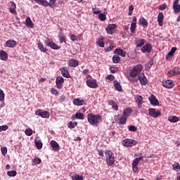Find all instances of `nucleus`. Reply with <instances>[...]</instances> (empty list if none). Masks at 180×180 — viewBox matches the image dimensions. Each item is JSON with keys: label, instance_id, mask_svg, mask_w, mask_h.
<instances>
[{"label": "nucleus", "instance_id": "obj_1", "mask_svg": "<svg viewBox=\"0 0 180 180\" xmlns=\"http://www.w3.org/2000/svg\"><path fill=\"white\" fill-rule=\"evenodd\" d=\"M87 120L91 126H99V123L102 122V116L101 115L89 114Z\"/></svg>", "mask_w": 180, "mask_h": 180}, {"label": "nucleus", "instance_id": "obj_2", "mask_svg": "<svg viewBox=\"0 0 180 180\" xmlns=\"http://www.w3.org/2000/svg\"><path fill=\"white\" fill-rule=\"evenodd\" d=\"M105 156L107 165H108V167H112V165L115 164V154L113 153V152H112V150H106L105 151Z\"/></svg>", "mask_w": 180, "mask_h": 180}, {"label": "nucleus", "instance_id": "obj_3", "mask_svg": "<svg viewBox=\"0 0 180 180\" xmlns=\"http://www.w3.org/2000/svg\"><path fill=\"white\" fill-rule=\"evenodd\" d=\"M141 71H143V65L138 64L131 69L129 76L131 78H136V77H139L141 74Z\"/></svg>", "mask_w": 180, "mask_h": 180}, {"label": "nucleus", "instance_id": "obj_4", "mask_svg": "<svg viewBox=\"0 0 180 180\" xmlns=\"http://www.w3.org/2000/svg\"><path fill=\"white\" fill-rule=\"evenodd\" d=\"M57 0H49V2L47 0H38L36 1L37 4L42 5V6H49V8H56V2Z\"/></svg>", "mask_w": 180, "mask_h": 180}, {"label": "nucleus", "instance_id": "obj_5", "mask_svg": "<svg viewBox=\"0 0 180 180\" xmlns=\"http://www.w3.org/2000/svg\"><path fill=\"white\" fill-rule=\"evenodd\" d=\"M35 115L37 116H39V117H42L43 119L50 118V112L49 111H46L41 109L37 110L35 111Z\"/></svg>", "mask_w": 180, "mask_h": 180}, {"label": "nucleus", "instance_id": "obj_6", "mask_svg": "<svg viewBox=\"0 0 180 180\" xmlns=\"http://www.w3.org/2000/svg\"><path fill=\"white\" fill-rule=\"evenodd\" d=\"M137 144V141L134 139H127L122 141V145L124 147H133Z\"/></svg>", "mask_w": 180, "mask_h": 180}, {"label": "nucleus", "instance_id": "obj_7", "mask_svg": "<svg viewBox=\"0 0 180 180\" xmlns=\"http://www.w3.org/2000/svg\"><path fill=\"white\" fill-rule=\"evenodd\" d=\"M162 85L165 88H167L168 89H171L173 86H175V83L172 79L163 80L162 82Z\"/></svg>", "mask_w": 180, "mask_h": 180}, {"label": "nucleus", "instance_id": "obj_8", "mask_svg": "<svg viewBox=\"0 0 180 180\" xmlns=\"http://www.w3.org/2000/svg\"><path fill=\"white\" fill-rule=\"evenodd\" d=\"M135 45L136 46V49H140L147 43L146 39L141 38H135L134 41Z\"/></svg>", "mask_w": 180, "mask_h": 180}, {"label": "nucleus", "instance_id": "obj_9", "mask_svg": "<svg viewBox=\"0 0 180 180\" xmlns=\"http://www.w3.org/2000/svg\"><path fill=\"white\" fill-rule=\"evenodd\" d=\"M44 44L48 46L49 47H51L53 50H60V47L57 45V44L54 42L50 41V40H46L44 41Z\"/></svg>", "mask_w": 180, "mask_h": 180}, {"label": "nucleus", "instance_id": "obj_10", "mask_svg": "<svg viewBox=\"0 0 180 180\" xmlns=\"http://www.w3.org/2000/svg\"><path fill=\"white\" fill-rule=\"evenodd\" d=\"M138 79L141 84V85H147L148 84V81L147 80V77H146V75H144V73H141L138 76Z\"/></svg>", "mask_w": 180, "mask_h": 180}, {"label": "nucleus", "instance_id": "obj_11", "mask_svg": "<svg viewBox=\"0 0 180 180\" xmlns=\"http://www.w3.org/2000/svg\"><path fill=\"white\" fill-rule=\"evenodd\" d=\"M117 27V25L116 24H109L106 28L105 31L108 33V34H113L115 29Z\"/></svg>", "mask_w": 180, "mask_h": 180}, {"label": "nucleus", "instance_id": "obj_12", "mask_svg": "<svg viewBox=\"0 0 180 180\" xmlns=\"http://www.w3.org/2000/svg\"><path fill=\"white\" fill-rule=\"evenodd\" d=\"M56 84L58 89H61L63 84H64V78L61 76H58L56 79Z\"/></svg>", "mask_w": 180, "mask_h": 180}, {"label": "nucleus", "instance_id": "obj_13", "mask_svg": "<svg viewBox=\"0 0 180 180\" xmlns=\"http://www.w3.org/2000/svg\"><path fill=\"white\" fill-rule=\"evenodd\" d=\"M61 75L64 78H71V75H70V72L68 71V68H61L60 69Z\"/></svg>", "mask_w": 180, "mask_h": 180}, {"label": "nucleus", "instance_id": "obj_14", "mask_svg": "<svg viewBox=\"0 0 180 180\" xmlns=\"http://www.w3.org/2000/svg\"><path fill=\"white\" fill-rule=\"evenodd\" d=\"M153 49V46L150 44H146L141 48L142 53L150 54V52Z\"/></svg>", "mask_w": 180, "mask_h": 180}, {"label": "nucleus", "instance_id": "obj_15", "mask_svg": "<svg viewBox=\"0 0 180 180\" xmlns=\"http://www.w3.org/2000/svg\"><path fill=\"white\" fill-rule=\"evenodd\" d=\"M149 102H150V104H152L153 106H158V105H160L158 99H157L154 94H151V96L149 97Z\"/></svg>", "mask_w": 180, "mask_h": 180}, {"label": "nucleus", "instance_id": "obj_16", "mask_svg": "<svg viewBox=\"0 0 180 180\" xmlns=\"http://www.w3.org/2000/svg\"><path fill=\"white\" fill-rule=\"evenodd\" d=\"M148 110L149 115L152 117H158L159 116H161V112L155 111V108H150Z\"/></svg>", "mask_w": 180, "mask_h": 180}, {"label": "nucleus", "instance_id": "obj_17", "mask_svg": "<svg viewBox=\"0 0 180 180\" xmlns=\"http://www.w3.org/2000/svg\"><path fill=\"white\" fill-rule=\"evenodd\" d=\"M86 84L89 88H98V83L96 80L87 79Z\"/></svg>", "mask_w": 180, "mask_h": 180}, {"label": "nucleus", "instance_id": "obj_18", "mask_svg": "<svg viewBox=\"0 0 180 180\" xmlns=\"http://www.w3.org/2000/svg\"><path fill=\"white\" fill-rule=\"evenodd\" d=\"M50 144L53 151H60V145H58V143H57V141L52 140L51 141Z\"/></svg>", "mask_w": 180, "mask_h": 180}, {"label": "nucleus", "instance_id": "obj_19", "mask_svg": "<svg viewBox=\"0 0 180 180\" xmlns=\"http://www.w3.org/2000/svg\"><path fill=\"white\" fill-rule=\"evenodd\" d=\"M73 105H75V106H84V105H86V103H85V101L84 100L75 98L73 101Z\"/></svg>", "mask_w": 180, "mask_h": 180}, {"label": "nucleus", "instance_id": "obj_20", "mask_svg": "<svg viewBox=\"0 0 180 180\" xmlns=\"http://www.w3.org/2000/svg\"><path fill=\"white\" fill-rule=\"evenodd\" d=\"M75 119H79V120H84V114L81 112H77L75 115H72L71 117L72 120H75Z\"/></svg>", "mask_w": 180, "mask_h": 180}, {"label": "nucleus", "instance_id": "obj_21", "mask_svg": "<svg viewBox=\"0 0 180 180\" xmlns=\"http://www.w3.org/2000/svg\"><path fill=\"white\" fill-rule=\"evenodd\" d=\"M68 64L69 67H71L72 68H75V67H78V65H79L78 60H76L75 59H70Z\"/></svg>", "mask_w": 180, "mask_h": 180}, {"label": "nucleus", "instance_id": "obj_22", "mask_svg": "<svg viewBox=\"0 0 180 180\" xmlns=\"http://www.w3.org/2000/svg\"><path fill=\"white\" fill-rule=\"evenodd\" d=\"M114 54H117L118 56H121V57H126V52L123 49H116L114 51Z\"/></svg>", "mask_w": 180, "mask_h": 180}, {"label": "nucleus", "instance_id": "obj_23", "mask_svg": "<svg viewBox=\"0 0 180 180\" xmlns=\"http://www.w3.org/2000/svg\"><path fill=\"white\" fill-rule=\"evenodd\" d=\"M158 25L159 26H162L163 22H164V14L162 13V12L159 13L158 15Z\"/></svg>", "mask_w": 180, "mask_h": 180}, {"label": "nucleus", "instance_id": "obj_24", "mask_svg": "<svg viewBox=\"0 0 180 180\" xmlns=\"http://www.w3.org/2000/svg\"><path fill=\"white\" fill-rule=\"evenodd\" d=\"M58 39H59V41H60V43H67V38L65 37V35H64V34L61 32H60L58 33Z\"/></svg>", "mask_w": 180, "mask_h": 180}, {"label": "nucleus", "instance_id": "obj_25", "mask_svg": "<svg viewBox=\"0 0 180 180\" xmlns=\"http://www.w3.org/2000/svg\"><path fill=\"white\" fill-rule=\"evenodd\" d=\"M0 60L6 61L8 60V53L4 50H0Z\"/></svg>", "mask_w": 180, "mask_h": 180}, {"label": "nucleus", "instance_id": "obj_26", "mask_svg": "<svg viewBox=\"0 0 180 180\" xmlns=\"http://www.w3.org/2000/svg\"><path fill=\"white\" fill-rule=\"evenodd\" d=\"M139 23L143 27H148V22L144 17H141L139 19Z\"/></svg>", "mask_w": 180, "mask_h": 180}, {"label": "nucleus", "instance_id": "obj_27", "mask_svg": "<svg viewBox=\"0 0 180 180\" xmlns=\"http://www.w3.org/2000/svg\"><path fill=\"white\" fill-rule=\"evenodd\" d=\"M108 105H110V106H112L114 110H119V106L117 105V103L115 102L113 100L108 101Z\"/></svg>", "mask_w": 180, "mask_h": 180}, {"label": "nucleus", "instance_id": "obj_28", "mask_svg": "<svg viewBox=\"0 0 180 180\" xmlns=\"http://www.w3.org/2000/svg\"><path fill=\"white\" fill-rule=\"evenodd\" d=\"M136 102L138 105L139 108H141V105H143V96H136V97L135 98Z\"/></svg>", "mask_w": 180, "mask_h": 180}, {"label": "nucleus", "instance_id": "obj_29", "mask_svg": "<svg viewBox=\"0 0 180 180\" xmlns=\"http://www.w3.org/2000/svg\"><path fill=\"white\" fill-rule=\"evenodd\" d=\"M114 86H115L116 91H118L119 92H122V85L117 80L114 81Z\"/></svg>", "mask_w": 180, "mask_h": 180}, {"label": "nucleus", "instance_id": "obj_30", "mask_svg": "<svg viewBox=\"0 0 180 180\" xmlns=\"http://www.w3.org/2000/svg\"><path fill=\"white\" fill-rule=\"evenodd\" d=\"M6 45L7 46V47H15V46H16V41L12 39L8 40L6 42Z\"/></svg>", "mask_w": 180, "mask_h": 180}, {"label": "nucleus", "instance_id": "obj_31", "mask_svg": "<svg viewBox=\"0 0 180 180\" xmlns=\"http://www.w3.org/2000/svg\"><path fill=\"white\" fill-rule=\"evenodd\" d=\"M168 120L171 123H176V122H179L180 118L179 117H176V116H170L168 117Z\"/></svg>", "mask_w": 180, "mask_h": 180}, {"label": "nucleus", "instance_id": "obj_32", "mask_svg": "<svg viewBox=\"0 0 180 180\" xmlns=\"http://www.w3.org/2000/svg\"><path fill=\"white\" fill-rule=\"evenodd\" d=\"M25 22H26V26H27V27H31V28L34 27V24H33V22H32L30 17H27L26 18Z\"/></svg>", "mask_w": 180, "mask_h": 180}, {"label": "nucleus", "instance_id": "obj_33", "mask_svg": "<svg viewBox=\"0 0 180 180\" xmlns=\"http://www.w3.org/2000/svg\"><path fill=\"white\" fill-rule=\"evenodd\" d=\"M132 112H133V110H131V108H126L125 110H124L122 115H124L127 117H129V116H130V115H131Z\"/></svg>", "mask_w": 180, "mask_h": 180}, {"label": "nucleus", "instance_id": "obj_34", "mask_svg": "<svg viewBox=\"0 0 180 180\" xmlns=\"http://www.w3.org/2000/svg\"><path fill=\"white\" fill-rule=\"evenodd\" d=\"M141 160H143V157L136 158V159H134L132 162V166L139 167V162H140Z\"/></svg>", "mask_w": 180, "mask_h": 180}, {"label": "nucleus", "instance_id": "obj_35", "mask_svg": "<svg viewBox=\"0 0 180 180\" xmlns=\"http://www.w3.org/2000/svg\"><path fill=\"white\" fill-rule=\"evenodd\" d=\"M172 167L174 171H176V172H179L180 165L178 162H174V163L172 165Z\"/></svg>", "mask_w": 180, "mask_h": 180}, {"label": "nucleus", "instance_id": "obj_36", "mask_svg": "<svg viewBox=\"0 0 180 180\" xmlns=\"http://www.w3.org/2000/svg\"><path fill=\"white\" fill-rule=\"evenodd\" d=\"M38 49L42 53H47V48L44 47V46L41 43L38 44Z\"/></svg>", "mask_w": 180, "mask_h": 180}, {"label": "nucleus", "instance_id": "obj_37", "mask_svg": "<svg viewBox=\"0 0 180 180\" xmlns=\"http://www.w3.org/2000/svg\"><path fill=\"white\" fill-rule=\"evenodd\" d=\"M175 51H176V47L172 48L171 51L167 53L166 58L168 60V57H172L174 54L175 53Z\"/></svg>", "mask_w": 180, "mask_h": 180}, {"label": "nucleus", "instance_id": "obj_38", "mask_svg": "<svg viewBox=\"0 0 180 180\" xmlns=\"http://www.w3.org/2000/svg\"><path fill=\"white\" fill-rule=\"evenodd\" d=\"M72 180H84V176L75 174L72 176Z\"/></svg>", "mask_w": 180, "mask_h": 180}, {"label": "nucleus", "instance_id": "obj_39", "mask_svg": "<svg viewBox=\"0 0 180 180\" xmlns=\"http://www.w3.org/2000/svg\"><path fill=\"white\" fill-rule=\"evenodd\" d=\"M173 9H174V13H179L180 5L179 4H173Z\"/></svg>", "mask_w": 180, "mask_h": 180}, {"label": "nucleus", "instance_id": "obj_40", "mask_svg": "<svg viewBox=\"0 0 180 180\" xmlns=\"http://www.w3.org/2000/svg\"><path fill=\"white\" fill-rule=\"evenodd\" d=\"M174 75H178V72L174 70H169L167 72V77H174Z\"/></svg>", "mask_w": 180, "mask_h": 180}, {"label": "nucleus", "instance_id": "obj_41", "mask_svg": "<svg viewBox=\"0 0 180 180\" xmlns=\"http://www.w3.org/2000/svg\"><path fill=\"white\" fill-rule=\"evenodd\" d=\"M41 164V159L37 158L32 160V165H39Z\"/></svg>", "mask_w": 180, "mask_h": 180}, {"label": "nucleus", "instance_id": "obj_42", "mask_svg": "<svg viewBox=\"0 0 180 180\" xmlns=\"http://www.w3.org/2000/svg\"><path fill=\"white\" fill-rule=\"evenodd\" d=\"M120 61V57L117 55L112 56V62L114 64H117Z\"/></svg>", "mask_w": 180, "mask_h": 180}, {"label": "nucleus", "instance_id": "obj_43", "mask_svg": "<svg viewBox=\"0 0 180 180\" xmlns=\"http://www.w3.org/2000/svg\"><path fill=\"white\" fill-rule=\"evenodd\" d=\"M78 124L77 123V122H69V124H68V127L69 128V129H75V127H77V125Z\"/></svg>", "mask_w": 180, "mask_h": 180}, {"label": "nucleus", "instance_id": "obj_44", "mask_svg": "<svg viewBox=\"0 0 180 180\" xmlns=\"http://www.w3.org/2000/svg\"><path fill=\"white\" fill-rule=\"evenodd\" d=\"M126 122H127V117L122 115V116L120 118V123L121 124H125Z\"/></svg>", "mask_w": 180, "mask_h": 180}, {"label": "nucleus", "instance_id": "obj_45", "mask_svg": "<svg viewBox=\"0 0 180 180\" xmlns=\"http://www.w3.org/2000/svg\"><path fill=\"white\" fill-rule=\"evenodd\" d=\"M35 144L38 150H41V148H43V143L41 142V141H35Z\"/></svg>", "mask_w": 180, "mask_h": 180}, {"label": "nucleus", "instance_id": "obj_46", "mask_svg": "<svg viewBox=\"0 0 180 180\" xmlns=\"http://www.w3.org/2000/svg\"><path fill=\"white\" fill-rule=\"evenodd\" d=\"M115 49L113 44L110 43L109 46L107 49H105V53H109V51H112Z\"/></svg>", "mask_w": 180, "mask_h": 180}, {"label": "nucleus", "instance_id": "obj_47", "mask_svg": "<svg viewBox=\"0 0 180 180\" xmlns=\"http://www.w3.org/2000/svg\"><path fill=\"white\" fill-rule=\"evenodd\" d=\"M136 27H137V24H136V22H131L130 27L131 33H134V32L136 31Z\"/></svg>", "mask_w": 180, "mask_h": 180}, {"label": "nucleus", "instance_id": "obj_48", "mask_svg": "<svg viewBox=\"0 0 180 180\" xmlns=\"http://www.w3.org/2000/svg\"><path fill=\"white\" fill-rule=\"evenodd\" d=\"M97 44L100 47H105V42L103 41V39L101 38L97 41Z\"/></svg>", "mask_w": 180, "mask_h": 180}, {"label": "nucleus", "instance_id": "obj_49", "mask_svg": "<svg viewBox=\"0 0 180 180\" xmlns=\"http://www.w3.org/2000/svg\"><path fill=\"white\" fill-rule=\"evenodd\" d=\"M7 175H8V176H16V175H18V172H16V171H9L7 172Z\"/></svg>", "mask_w": 180, "mask_h": 180}, {"label": "nucleus", "instance_id": "obj_50", "mask_svg": "<svg viewBox=\"0 0 180 180\" xmlns=\"http://www.w3.org/2000/svg\"><path fill=\"white\" fill-rule=\"evenodd\" d=\"M133 11H134V6L130 5L129 7V16H131V15H133Z\"/></svg>", "mask_w": 180, "mask_h": 180}, {"label": "nucleus", "instance_id": "obj_51", "mask_svg": "<svg viewBox=\"0 0 180 180\" xmlns=\"http://www.w3.org/2000/svg\"><path fill=\"white\" fill-rule=\"evenodd\" d=\"M0 101L1 102L5 101V94H4V91L0 89Z\"/></svg>", "mask_w": 180, "mask_h": 180}, {"label": "nucleus", "instance_id": "obj_52", "mask_svg": "<svg viewBox=\"0 0 180 180\" xmlns=\"http://www.w3.org/2000/svg\"><path fill=\"white\" fill-rule=\"evenodd\" d=\"M98 18L102 22H104V20H106V15H105L103 13H100L99 15H98Z\"/></svg>", "mask_w": 180, "mask_h": 180}, {"label": "nucleus", "instance_id": "obj_53", "mask_svg": "<svg viewBox=\"0 0 180 180\" xmlns=\"http://www.w3.org/2000/svg\"><path fill=\"white\" fill-rule=\"evenodd\" d=\"M128 130H129V131H137V127L131 125L128 127Z\"/></svg>", "mask_w": 180, "mask_h": 180}, {"label": "nucleus", "instance_id": "obj_54", "mask_svg": "<svg viewBox=\"0 0 180 180\" xmlns=\"http://www.w3.org/2000/svg\"><path fill=\"white\" fill-rule=\"evenodd\" d=\"M25 133L26 136H32V134H33V130H32V129H27Z\"/></svg>", "mask_w": 180, "mask_h": 180}, {"label": "nucleus", "instance_id": "obj_55", "mask_svg": "<svg viewBox=\"0 0 180 180\" xmlns=\"http://www.w3.org/2000/svg\"><path fill=\"white\" fill-rule=\"evenodd\" d=\"M1 150L2 155H6V154L8 153V149L6 148V147H2Z\"/></svg>", "mask_w": 180, "mask_h": 180}, {"label": "nucleus", "instance_id": "obj_56", "mask_svg": "<svg viewBox=\"0 0 180 180\" xmlns=\"http://www.w3.org/2000/svg\"><path fill=\"white\" fill-rule=\"evenodd\" d=\"M110 72H112V74H116V72H117V68L110 67Z\"/></svg>", "mask_w": 180, "mask_h": 180}, {"label": "nucleus", "instance_id": "obj_57", "mask_svg": "<svg viewBox=\"0 0 180 180\" xmlns=\"http://www.w3.org/2000/svg\"><path fill=\"white\" fill-rule=\"evenodd\" d=\"M70 40H72V41H78V37L75 34H71Z\"/></svg>", "mask_w": 180, "mask_h": 180}, {"label": "nucleus", "instance_id": "obj_58", "mask_svg": "<svg viewBox=\"0 0 180 180\" xmlns=\"http://www.w3.org/2000/svg\"><path fill=\"white\" fill-rule=\"evenodd\" d=\"M153 60H150L148 62V63L146 64V70H150L151 67H153Z\"/></svg>", "mask_w": 180, "mask_h": 180}, {"label": "nucleus", "instance_id": "obj_59", "mask_svg": "<svg viewBox=\"0 0 180 180\" xmlns=\"http://www.w3.org/2000/svg\"><path fill=\"white\" fill-rule=\"evenodd\" d=\"M8 125L0 126V131H5L8 130Z\"/></svg>", "mask_w": 180, "mask_h": 180}, {"label": "nucleus", "instance_id": "obj_60", "mask_svg": "<svg viewBox=\"0 0 180 180\" xmlns=\"http://www.w3.org/2000/svg\"><path fill=\"white\" fill-rule=\"evenodd\" d=\"M51 94H53V95H58V91L56 88H52L51 89Z\"/></svg>", "mask_w": 180, "mask_h": 180}, {"label": "nucleus", "instance_id": "obj_61", "mask_svg": "<svg viewBox=\"0 0 180 180\" xmlns=\"http://www.w3.org/2000/svg\"><path fill=\"white\" fill-rule=\"evenodd\" d=\"M106 79H109V81H115V76L113 75H109L107 76Z\"/></svg>", "mask_w": 180, "mask_h": 180}, {"label": "nucleus", "instance_id": "obj_62", "mask_svg": "<svg viewBox=\"0 0 180 180\" xmlns=\"http://www.w3.org/2000/svg\"><path fill=\"white\" fill-rule=\"evenodd\" d=\"M9 12L13 15H17L16 8H9Z\"/></svg>", "mask_w": 180, "mask_h": 180}, {"label": "nucleus", "instance_id": "obj_63", "mask_svg": "<svg viewBox=\"0 0 180 180\" xmlns=\"http://www.w3.org/2000/svg\"><path fill=\"white\" fill-rule=\"evenodd\" d=\"M160 11H165V9H167V4H162L159 6Z\"/></svg>", "mask_w": 180, "mask_h": 180}, {"label": "nucleus", "instance_id": "obj_64", "mask_svg": "<svg viewBox=\"0 0 180 180\" xmlns=\"http://www.w3.org/2000/svg\"><path fill=\"white\" fill-rule=\"evenodd\" d=\"M10 4L11 5V6L10 8H13L16 9V4H15V2L11 1Z\"/></svg>", "mask_w": 180, "mask_h": 180}]
</instances>
